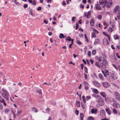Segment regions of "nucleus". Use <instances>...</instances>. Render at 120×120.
Wrapping results in <instances>:
<instances>
[{
    "mask_svg": "<svg viewBox=\"0 0 120 120\" xmlns=\"http://www.w3.org/2000/svg\"><path fill=\"white\" fill-rule=\"evenodd\" d=\"M2 92H3L2 93V95L4 98H8L9 97V94L7 91L4 89H2L1 90Z\"/></svg>",
    "mask_w": 120,
    "mask_h": 120,
    "instance_id": "1",
    "label": "nucleus"
},
{
    "mask_svg": "<svg viewBox=\"0 0 120 120\" xmlns=\"http://www.w3.org/2000/svg\"><path fill=\"white\" fill-rule=\"evenodd\" d=\"M97 101L100 106H103L104 104V102L102 98H97Z\"/></svg>",
    "mask_w": 120,
    "mask_h": 120,
    "instance_id": "2",
    "label": "nucleus"
},
{
    "mask_svg": "<svg viewBox=\"0 0 120 120\" xmlns=\"http://www.w3.org/2000/svg\"><path fill=\"white\" fill-rule=\"evenodd\" d=\"M108 64V62L106 60V59H104L103 60L102 62H101L100 64L102 68L103 66H105V68H106V66Z\"/></svg>",
    "mask_w": 120,
    "mask_h": 120,
    "instance_id": "3",
    "label": "nucleus"
},
{
    "mask_svg": "<svg viewBox=\"0 0 120 120\" xmlns=\"http://www.w3.org/2000/svg\"><path fill=\"white\" fill-rule=\"evenodd\" d=\"M103 44L104 45H106L108 44L109 43L108 41L106 38H105L103 40Z\"/></svg>",
    "mask_w": 120,
    "mask_h": 120,
    "instance_id": "4",
    "label": "nucleus"
},
{
    "mask_svg": "<svg viewBox=\"0 0 120 120\" xmlns=\"http://www.w3.org/2000/svg\"><path fill=\"white\" fill-rule=\"evenodd\" d=\"M93 83L94 85L97 87H99L101 86L100 84L96 81H94L93 82Z\"/></svg>",
    "mask_w": 120,
    "mask_h": 120,
    "instance_id": "5",
    "label": "nucleus"
},
{
    "mask_svg": "<svg viewBox=\"0 0 120 120\" xmlns=\"http://www.w3.org/2000/svg\"><path fill=\"white\" fill-rule=\"evenodd\" d=\"M102 85L105 87L107 88L109 86V85L108 82H102Z\"/></svg>",
    "mask_w": 120,
    "mask_h": 120,
    "instance_id": "6",
    "label": "nucleus"
},
{
    "mask_svg": "<svg viewBox=\"0 0 120 120\" xmlns=\"http://www.w3.org/2000/svg\"><path fill=\"white\" fill-rule=\"evenodd\" d=\"M120 9V6L118 5H117L116 6L114 10V12H119V11Z\"/></svg>",
    "mask_w": 120,
    "mask_h": 120,
    "instance_id": "7",
    "label": "nucleus"
},
{
    "mask_svg": "<svg viewBox=\"0 0 120 120\" xmlns=\"http://www.w3.org/2000/svg\"><path fill=\"white\" fill-rule=\"evenodd\" d=\"M97 109L93 108L91 109V112L92 114H96L97 113Z\"/></svg>",
    "mask_w": 120,
    "mask_h": 120,
    "instance_id": "8",
    "label": "nucleus"
},
{
    "mask_svg": "<svg viewBox=\"0 0 120 120\" xmlns=\"http://www.w3.org/2000/svg\"><path fill=\"white\" fill-rule=\"evenodd\" d=\"M105 111L107 114L109 115L111 114V111L110 109L109 108H107L105 109Z\"/></svg>",
    "mask_w": 120,
    "mask_h": 120,
    "instance_id": "9",
    "label": "nucleus"
},
{
    "mask_svg": "<svg viewBox=\"0 0 120 120\" xmlns=\"http://www.w3.org/2000/svg\"><path fill=\"white\" fill-rule=\"evenodd\" d=\"M95 8L98 10H100L101 9V8L100 7V5L98 4H96L95 5Z\"/></svg>",
    "mask_w": 120,
    "mask_h": 120,
    "instance_id": "10",
    "label": "nucleus"
},
{
    "mask_svg": "<svg viewBox=\"0 0 120 120\" xmlns=\"http://www.w3.org/2000/svg\"><path fill=\"white\" fill-rule=\"evenodd\" d=\"M98 76L99 79L102 81H104V78L103 75L101 74H99L98 75Z\"/></svg>",
    "mask_w": 120,
    "mask_h": 120,
    "instance_id": "11",
    "label": "nucleus"
},
{
    "mask_svg": "<svg viewBox=\"0 0 120 120\" xmlns=\"http://www.w3.org/2000/svg\"><path fill=\"white\" fill-rule=\"evenodd\" d=\"M100 40L99 39H96L94 41V44L96 45L99 44L100 43Z\"/></svg>",
    "mask_w": 120,
    "mask_h": 120,
    "instance_id": "12",
    "label": "nucleus"
},
{
    "mask_svg": "<svg viewBox=\"0 0 120 120\" xmlns=\"http://www.w3.org/2000/svg\"><path fill=\"white\" fill-rule=\"evenodd\" d=\"M100 114L102 116H104L105 115V112L104 110L101 109L100 111Z\"/></svg>",
    "mask_w": 120,
    "mask_h": 120,
    "instance_id": "13",
    "label": "nucleus"
},
{
    "mask_svg": "<svg viewBox=\"0 0 120 120\" xmlns=\"http://www.w3.org/2000/svg\"><path fill=\"white\" fill-rule=\"evenodd\" d=\"M101 95L104 98H105L106 97V94L104 92H101L100 93Z\"/></svg>",
    "mask_w": 120,
    "mask_h": 120,
    "instance_id": "14",
    "label": "nucleus"
},
{
    "mask_svg": "<svg viewBox=\"0 0 120 120\" xmlns=\"http://www.w3.org/2000/svg\"><path fill=\"white\" fill-rule=\"evenodd\" d=\"M36 91L39 94L41 95L42 94V93L41 89L39 88H37L36 89Z\"/></svg>",
    "mask_w": 120,
    "mask_h": 120,
    "instance_id": "15",
    "label": "nucleus"
},
{
    "mask_svg": "<svg viewBox=\"0 0 120 120\" xmlns=\"http://www.w3.org/2000/svg\"><path fill=\"white\" fill-rule=\"evenodd\" d=\"M105 101L106 102L109 103L111 102V98H105Z\"/></svg>",
    "mask_w": 120,
    "mask_h": 120,
    "instance_id": "16",
    "label": "nucleus"
},
{
    "mask_svg": "<svg viewBox=\"0 0 120 120\" xmlns=\"http://www.w3.org/2000/svg\"><path fill=\"white\" fill-rule=\"evenodd\" d=\"M0 101L3 102L4 106L6 105V104L5 101L2 98H0Z\"/></svg>",
    "mask_w": 120,
    "mask_h": 120,
    "instance_id": "17",
    "label": "nucleus"
},
{
    "mask_svg": "<svg viewBox=\"0 0 120 120\" xmlns=\"http://www.w3.org/2000/svg\"><path fill=\"white\" fill-rule=\"evenodd\" d=\"M114 95L116 98H120V94L117 92H115Z\"/></svg>",
    "mask_w": 120,
    "mask_h": 120,
    "instance_id": "18",
    "label": "nucleus"
},
{
    "mask_svg": "<svg viewBox=\"0 0 120 120\" xmlns=\"http://www.w3.org/2000/svg\"><path fill=\"white\" fill-rule=\"evenodd\" d=\"M107 1H101L100 0L99 1V3L101 5H102L106 3Z\"/></svg>",
    "mask_w": 120,
    "mask_h": 120,
    "instance_id": "19",
    "label": "nucleus"
},
{
    "mask_svg": "<svg viewBox=\"0 0 120 120\" xmlns=\"http://www.w3.org/2000/svg\"><path fill=\"white\" fill-rule=\"evenodd\" d=\"M90 23L91 26H93L94 25V22L93 19H92L90 20Z\"/></svg>",
    "mask_w": 120,
    "mask_h": 120,
    "instance_id": "20",
    "label": "nucleus"
},
{
    "mask_svg": "<svg viewBox=\"0 0 120 120\" xmlns=\"http://www.w3.org/2000/svg\"><path fill=\"white\" fill-rule=\"evenodd\" d=\"M76 106L78 107H80V102L79 101H78L76 102Z\"/></svg>",
    "mask_w": 120,
    "mask_h": 120,
    "instance_id": "21",
    "label": "nucleus"
},
{
    "mask_svg": "<svg viewBox=\"0 0 120 120\" xmlns=\"http://www.w3.org/2000/svg\"><path fill=\"white\" fill-rule=\"evenodd\" d=\"M113 37L115 40L118 39L119 38V36L116 34L113 36Z\"/></svg>",
    "mask_w": 120,
    "mask_h": 120,
    "instance_id": "22",
    "label": "nucleus"
},
{
    "mask_svg": "<svg viewBox=\"0 0 120 120\" xmlns=\"http://www.w3.org/2000/svg\"><path fill=\"white\" fill-rule=\"evenodd\" d=\"M80 118L81 120H83V118L84 117V116L83 114L82 113H81L80 114Z\"/></svg>",
    "mask_w": 120,
    "mask_h": 120,
    "instance_id": "23",
    "label": "nucleus"
},
{
    "mask_svg": "<svg viewBox=\"0 0 120 120\" xmlns=\"http://www.w3.org/2000/svg\"><path fill=\"white\" fill-rule=\"evenodd\" d=\"M112 112L113 113L116 115L117 114L118 112L115 109H113Z\"/></svg>",
    "mask_w": 120,
    "mask_h": 120,
    "instance_id": "24",
    "label": "nucleus"
},
{
    "mask_svg": "<svg viewBox=\"0 0 120 120\" xmlns=\"http://www.w3.org/2000/svg\"><path fill=\"white\" fill-rule=\"evenodd\" d=\"M110 76L112 78L114 79H116V77L115 76H114L112 73H110Z\"/></svg>",
    "mask_w": 120,
    "mask_h": 120,
    "instance_id": "25",
    "label": "nucleus"
},
{
    "mask_svg": "<svg viewBox=\"0 0 120 120\" xmlns=\"http://www.w3.org/2000/svg\"><path fill=\"white\" fill-rule=\"evenodd\" d=\"M65 36H64V34H62L61 33L60 35L59 38L60 39L65 38Z\"/></svg>",
    "mask_w": 120,
    "mask_h": 120,
    "instance_id": "26",
    "label": "nucleus"
},
{
    "mask_svg": "<svg viewBox=\"0 0 120 120\" xmlns=\"http://www.w3.org/2000/svg\"><path fill=\"white\" fill-rule=\"evenodd\" d=\"M22 112V109H20L19 111L17 112V115H19L21 114Z\"/></svg>",
    "mask_w": 120,
    "mask_h": 120,
    "instance_id": "27",
    "label": "nucleus"
},
{
    "mask_svg": "<svg viewBox=\"0 0 120 120\" xmlns=\"http://www.w3.org/2000/svg\"><path fill=\"white\" fill-rule=\"evenodd\" d=\"M93 91L94 92L96 93H98V91L96 89H94L93 90Z\"/></svg>",
    "mask_w": 120,
    "mask_h": 120,
    "instance_id": "28",
    "label": "nucleus"
},
{
    "mask_svg": "<svg viewBox=\"0 0 120 120\" xmlns=\"http://www.w3.org/2000/svg\"><path fill=\"white\" fill-rule=\"evenodd\" d=\"M96 52V51L95 50H93L92 51V54L93 55H95Z\"/></svg>",
    "mask_w": 120,
    "mask_h": 120,
    "instance_id": "29",
    "label": "nucleus"
},
{
    "mask_svg": "<svg viewBox=\"0 0 120 120\" xmlns=\"http://www.w3.org/2000/svg\"><path fill=\"white\" fill-rule=\"evenodd\" d=\"M33 110L35 112H37L38 110L35 107H33L32 108Z\"/></svg>",
    "mask_w": 120,
    "mask_h": 120,
    "instance_id": "30",
    "label": "nucleus"
},
{
    "mask_svg": "<svg viewBox=\"0 0 120 120\" xmlns=\"http://www.w3.org/2000/svg\"><path fill=\"white\" fill-rule=\"evenodd\" d=\"M96 35L95 33L94 32L92 33L91 37L92 38H95Z\"/></svg>",
    "mask_w": 120,
    "mask_h": 120,
    "instance_id": "31",
    "label": "nucleus"
},
{
    "mask_svg": "<svg viewBox=\"0 0 120 120\" xmlns=\"http://www.w3.org/2000/svg\"><path fill=\"white\" fill-rule=\"evenodd\" d=\"M95 65L98 67L99 68H100V66L98 62H95Z\"/></svg>",
    "mask_w": 120,
    "mask_h": 120,
    "instance_id": "32",
    "label": "nucleus"
},
{
    "mask_svg": "<svg viewBox=\"0 0 120 120\" xmlns=\"http://www.w3.org/2000/svg\"><path fill=\"white\" fill-rule=\"evenodd\" d=\"M94 118L92 116L89 117L88 119V120H94Z\"/></svg>",
    "mask_w": 120,
    "mask_h": 120,
    "instance_id": "33",
    "label": "nucleus"
},
{
    "mask_svg": "<svg viewBox=\"0 0 120 120\" xmlns=\"http://www.w3.org/2000/svg\"><path fill=\"white\" fill-rule=\"evenodd\" d=\"M108 4H109L110 5H112V2L111 0H109L107 3Z\"/></svg>",
    "mask_w": 120,
    "mask_h": 120,
    "instance_id": "34",
    "label": "nucleus"
},
{
    "mask_svg": "<svg viewBox=\"0 0 120 120\" xmlns=\"http://www.w3.org/2000/svg\"><path fill=\"white\" fill-rule=\"evenodd\" d=\"M85 72L86 73H88V69L85 66L84 68Z\"/></svg>",
    "mask_w": 120,
    "mask_h": 120,
    "instance_id": "35",
    "label": "nucleus"
},
{
    "mask_svg": "<svg viewBox=\"0 0 120 120\" xmlns=\"http://www.w3.org/2000/svg\"><path fill=\"white\" fill-rule=\"evenodd\" d=\"M113 30V29H112L111 27H110L108 30L109 32H111Z\"/></svg>",
    "mask_w": 120,
    "mask_h": 120,
    "instance_id": "36",
    "label": "nucleus"
},
{
    "mask_svg": "<svg viewBox=\"0 0 120 120\" xmlns=\"http://www.w3.org/2000/svg\"><path fill=\"white\" fill-rule=\"evenodd\" d=\"M68 37L69 38H67L66 39V40H68L69 41H71V38L69 36H68Z\"/></svg>",
    "mask_w": 120,
    "mask_h": 120,
    "instance_id": "37",
    "label": "nucleus"
},
{
    "mask_svg": "<svg viewBox=\"0 0 120 120\" xmlns=\"http://www.w3.org/2000/svg\"><path fill=\"white\" fill-rule=\"evenodd\" d=\"M105 73L107 75H108L109 74V72L107 70H105Z\"/></svg>",
    "mask_w": 120,
    "mask_h": 120,
    "instance_id": "38",
    "label": "nucleus"
},
{
    "mask_svg": "<svg viewBox=\"0 0 120 120\" xmlns=\"http://www.w3.org/2000/svg\"><path fill=\"white\" fill-rule=\"evenodd\" d=\"M9 111V109H8L7 108L6 109H5L4 111V112L6 113H7Z\"/></svg>",
    "mask_w": 120,
    "mask_h": 120,
    "instance_id": "39",
    "label": "nucleus"
},
{
    "mask_svg": "<svg viewBox=\"0 0 120 120\" xmlns=\"http://www.w3.org/2000/svg\"><path fill=\"white\" fill-rule=\"evenodd\" d=\"M113 107L114 108H116L117 107V106L116 104L114 103L112 105Z\"/></svg>",
    "mask_w": 120,
    "mask_h": 120,
    "instance_id": "40",
    "label": "nucleus"
},
{
    "mask_svg": "<svg viewBox=\"0 0 120 120\" xmlns=\"http://www.w3.org/2000/svg\"><path fill=\"white\" fill-rule=\"evenodd\" d=\"M79 111L77 110H76L75 111V112L77 116L78 115L79 113Z\"/></svg>",
    "mask_w": 120,
    "mask_h": 120,
    "instance_id": "41",
    "label": "nucleus"
},
{
    "mask_svg": "<svg viewBox=\"0 0 120 120\" xmlns=\"http://www.w3.org/2000/svg\"><path fill=\"white\" fill-rule=\"evenodd\" d=\"M3 107V106L2 104L0 103V110L2 109Z\"/></svg>",
    "mask_w": 120,
    "mask_h": 120,
    "instance_id": "42",
    "label": "nucleus"
},
{
    "mask_svg": "<svg viewBox=\"0 0 120 120\" xmlns=\"http://www.w3.org/2000/svg\"><path fill=\"white\" fill-rule=\"evenodd\" d=\"M50 110V109L49 108H47L46 109V111L48 113H49V111Z\"/></svg>",
    "mask_w": 120,
    "mask_h": 120,
    "instance_id": "43",
    "label": "nucleus"
},
{
    "mask_svg": "<svg viewBox=\"0 0 120 120\" xmlns=\"http://www.w3.org/2000/svg\"><path fill=\"white\" fill-rule=\"evenodd\" d=\"M84 78L86 79H87L88 78V77L86 75L85 73H84Z\"/></svg>",
    "mask_w": 120,
    "mask_h": 120,
    "instance_id": "44",
    "label": "nucleus"
},
{
    "mask_svg": "<svg viewBox=\"0 0 120 120\" xmlns=\"http://www.w3.org/2000/svg\"><path fill=\"white\" fill-rule=\"evenodd\" d=\"M112 65H113V66L116 68V69L117 70L118 69V67H117L116 66L115 64H113Z\"/></svg>",
    "mask_w": 120,
    "mask_h": 120,
    "instance_id": "45",
    "label": "nucleus"
},
{
    "mask_svg": "<svg viewBox=\"0 0 120 120\" xmlns=\"http://www.w3.org/2000/svg\"><path fill=\"white\" fill-rule=\"evenodd\" d=\"M88 55L89 57H91V52L90 51H88Z\"/></svg>",
    "mask_w": 120,
    "mask_h": 120,
    "instance_id": "46",
    "label": "nucleus"
},
{
    "mask_svg": "<svg viewBox=\"0 0 120 120\" xmlns=\"http://www.w3.org/2000/svg\"><path fill=\"white\" fill-rule=\"evenodd\" d=\"M28 6V5L27 4H24L23 7L25 9L26 8H27Z\"/></svg>",
    "mask_w": 120,
    "mask_h": 120,
    "instance_id": "47",
    "label": "nucleus"
},
{
    "mask_svg": "<svg viewBox=\"0 0 120 120\" xmlns=\"http://www.w3.org/2000/svg\"><path fill=\"white\" fill-rule=\"evenodd\" d=\"M32 3L34 5H35L36 4V2L34 0H33V1L32 2Z\"/></svg>",
    "mask_w": 120,
    "mask_h": 120,
    "instance_id": "48",
    "label": "nucleus"
},
{
    "mask_svg": "<svg viewBox=\"0 0 120 120\" xmlns=\"http://www.w3.org/2000/svg\"><path fill=\"white\" fill-rule=\"evenodd\" d=\"M43 22L44 23L46 24H47L48 23V22L45 19L44 20Z\"/></svg>",
    "mask_w": 120,
    "mask_h": 120,
    "instance_id": "49",
    "label": "nucleus"
},
{
    "mask_svg": "<svg viewBox=\"0 0 120 120\" xmlns=\"http://www.w3.org/2000/svg\"><path fill=\"white\" fill-rule=\"evenodd\" d=\"M88 85H86L84 86L86 90H88L89 88V87L87 86Z\"/></svg>",
    "mask_w": 120,
    "mask_h": 120,
    "instance_id": "50",
    "label": "nucleus"
},
{
    "mask_svg": "<svg viewBox=\"0 0 120 120\" xmlns=\"http://www.w3.org/2000/svg\"><path fill=\"white\" fill-rule=\"evenodd\" d=\"M102 58V57H100L99 58V59H98V61L100 62H101L102 60L101 59V58Z\"/></svg>",
    "mask_w": 120,
    "mask_h": 120,
    "instance_id": "51",
    "label": "nucleus"
},
{
    "mask_svg": "<svg viewBox=\"0 0 120 120\" xmlns=\"http://www.w3.org/2000/svg\"><path fill=\"white\" fill-rule=\"evenodd\" d=\"M93 75H94V77H95L96 79H98V77L97 76V75H96V74L95 73H93Z\"/></svg>",
    "mask_w": 120,
    "mask_h": 120,
    "instance_id": "52",
    "label": "nucleus"
},
{
    "mask_svg": "<svg viewBox=\"0 0 120 120\" xmlns=\"http://www.w3.org/2000/svg\"><path fill=\"white\" fill-rule=\"evenodd\" d=\"M83 83L84 86L86 85H88V84L85 81H83Z\"/></svg>",
    "mask_w": 120,
    "mask_h": 120,
    "instance_id": "53",
    "label": "nucleus"
},
{
    "mask_svg": "<svg viewBox=\"0 0 120 120\" xmlns=\"http://www.w3.org/2000/svg\"><path fill=\"white\" fill-rule=\"evenodd\" d=\"M79 25L78 24H76V26L75 27V29L76 30H77L78 29L79 27Z\"/></svg>",
    "mask_w": 120,
    "mask_h": 120,
    "instance_id": "54",
    "label": "nucleus"
},
{
    "mask_svg": "<svg viewBox=\"0 0 120 120\" xmlns=\"http://www.w3.org/2000/svg\"><path fill=\"white\" fill-rule=\"evenodd\" d=\"M77 43L79 45H81L82 44V43L79 41H77Z\"/></svg>",
    "mask_w": 120,
    "mask_h": 120,
    "instance_id": "55",
    "label": "nucleus"
},
{
    "mask_svg": "<svg viewBox=\"0 0 120 120\" xmlns=\"http://www.w3.org/2000/svg\"><path fill=\"white\" fill-rule=\"evenodd\" d=\"M111 5H109V4H108V3H107L106 6L107 8H109L111 7Z\"/></svg>",
    "mask_w": 120,
    "mask_h": 120,
    "instance_id": "56",
    "label": "nucleus"
},
{
    "mask_svg": "<svg viewBox=\"0 0 120 120\" xmlns=\"http://www.w3.org/2000/svg\"><path fill=\"white\" fill-rule=\"evenodd\" d=\"M80 6L81 8H84V6L83 4H80Z\"/></svg>",
    "mask_w": 120,
    "mask_h": 120,
    "instance_id": "57",
    "label": "nucleus"
},
{
    "mask_svg": "<svg viewBox=\"0 0 120 120\" xmlns=\"http://www.w3.org/2000/svg\"><path fill=\"white\" fill-rule=\"evenodd\" d=\"M41 7H38L37 9V10L38 11L41 10Z\"/></svg>",
    "mask_w": 120,
    "mask_h": 120,
    "instance_id": "58",
    "label": "nucleus"
},
{
    "mask_svg": "<svg viewBox=\"0 0 120 120\" xmlns=\"http://www.w3.org/2000/svg\"><path fill=\"white\" fill-rule=\"evenodd\" d=\"M117 16L118 18V19H120V13L118 15H117Z\"/></svg>",
    "mask_w": 120,
    "mask_h": 120,
    "instance_id": "59",
    "label": "nucleus"
},
{
    "mask_svg": "<svg viewBox=\"0 0 120 120\" xmlns=\"http://www.w3.org/2000/svg\"><path fill=\"white\" fill-rule=\"evenodd\" d=\"M116 56L118 58H120V56H119L118 55V53H116Z\"/></svg>",
    "mask_w": 120,
    "mask_h": 120,
    "instance_id": "60",
    "label": "nucleus"
},
{
    "mask_svg": "<svg viewBox=\"0 0 120 120\" xmlns=\"http://www.w3.org/2000/svg\"><path fill=\"white\" fill-rule=\"evenodd\" d=\"M75 17H72V21L74 22L75 21Z\"/></svg>",
    "mask_w": 120,
    "mask_h": 120,
    "instance_id": "61",
    "label": "nucleus"
},
{
    "mask_svg": "<svg viewBox=\"0 0 120 120\" xmlns=\"http://www.w3.org/2000/svg\"><path fill=\"white\" fill-rule=\"evenodd\" d=\"M62 4L64 6L66 4L65 2V1L64 0L62 2Z\"/></svg>",
    "mask_w": 120,
    "mask_h": 120,
    "instance_id": "62",
    "label": "nucleus"
},
{
    "mask_svg": "<svg viewBox=\"0 0 120 120\" xmlns=\"http://www.w3.org/2000/svg\"><path fill=\"white\" fill-rule=\"evenodd\" d=\"M82 99L83 100V101L84 103H85L86 102V101L85 99V98H82Z\"/></svg>",
    "mask_w": 120,
    "mask_h": 120,
    "instance_id": "63",
    "label": "nucleus"
},
{
    "mask_svg": "<svg viewBox=\"0 0 120 120\" xmlns=\"http://www.w3.org/2000/svg\"><path fill=\"white\" fill-rule=\"evenodd\" d=\"M15 3L16 5L18 6H19L20 5V4L18 2H15Z\"/></svg>",
    "mask_w": 120,
    "mask_h": 120,
    "instance_id": "64",
    "label": "nucleus"
}]
</instances>
